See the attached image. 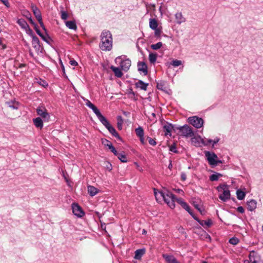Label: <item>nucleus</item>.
Listing matches in <instances>:
<instances>
[{
	"label": "nucleus",
	"mask_w": 263,
	"mask_h": 263,
	"mask_svg": "<svg viewBox=\"0 0 263 263\" xmlns=\"http://www.w3.org/2000/svg\"><path fill=\"white\" fill-rule=\"evenodd\" d=\"M165 191L166 190L163 191H160L154 189V194L156 199L158 201L161 202V200H163V197H164V195L165 194Z\"/></svg>",
	"instance_id": "obj_14"
},
{
	"label": "nucleus",
	"mask_w": 263,
	"mask_h": 263,
	"mask_svg": "<svg viewBox=\"0 0 263 263\" xmlns=\"http://www.w3.org/2000/svg\"><path fill=\"white\" fill-rule=\"evenodd\" d=\"M135 132L138 137L144 136V131L141 127H139L135 129Z\"/></svg>",
	"instance_id": "obj_36"
},
{
	"label": "nucleus",
	"mask_w": 263,
	"mask_h": 263,
	"mask_svg": "<svg viewBox=\"0 0 263 263\" xmlns=\"http://www.w3.org/2000/svg\"><path fill=\"white\" fill-rule=\"evenodd\" d=\"M66 26L70 29L76 30L77 26L74 21H67L65 22Z\"/></svg>",
	"instance_id": "obj_29"
},
{
	"label": "nucleus",
	"mask_w": 263,
	"mask_h": 263,
	"mask_svg": "<svg viewBox=\"0 0 263 263\" xmlns=\"http://www.w3.org/2000/svg\"><path fill=\"white\" fill-rule=\"evenodd\" d=\"M84 101H85L86 105L93 110V111L96 114V115L97 116L99 119L103 116V115L101 114L100 111L97 108V107L95 105H93L89 100L87 99H84Z\"/></svg>",
	"instance_id": "obj_11"
},
{
	"label": "nucleus",
	"mask_w": 263,
	"mask_h": 263,
	"mask_svg": "<svg viewBox=\"0 0 263 263\" xmlns=\"http://www.w3.org/2000/svg\"><path fill=\"white\" fill-rule=\"evenodd\" d=\"M112 152L115 155L118 156V155L119 154V153H118L116 149L115 148V151H112Z\"/></svg>",
	"instance_id": "obj_60"
},
{
	"label": "nucleus",
	"mask_w": 263,
	"mask_h": 263,
	"mask_svg": "<svg viewBox=\"0 0 263 263\" xmlns=\"http://www.w3.org/2000/svg\"><path fill=\"white\" fill-rule=\"evenodd\" d=\"M158 22L154 18L149 20V27L152 29L154 30L158 28Z\"/></svg>",
	"instance_id": "obj_28"
},
{
	"label": "nucleus",
	"mask_w": 263,
	"mask_h": 263,
	"mask_svg": "<svg viewBox=\"0 0 263 263\" xmlns=\"http://www.w3.org/2000/svg\"><path fill=\"white\" fill-rule=\"evenodd\" d=\"M117 126L119 129H122V125L123 124V120L121 116H118L117 117Z\"/></svg>",
	"instance_id": "obj_35"
},
{
	"label": "nucleus",
	"mask_w": 263,
	"mask_h": 263,
	"mask_svg": "<svg viewBox=\"0 0 263 263\" xmlns=\"http://www.w3.org/2000/svg\"><path fill=\"white\" fill-rule=\"evenodd\" d=\"M257 206V202L256 200L251 199L247 202V209L250 211H254Z\"/></svg>",
	"instance_id": "obj_17"
},
{
	"label": "nucleus",
	"mask_w": 263,
	"mask_h": 263,
	"mask_svg": "<svg viewBox=\"0 0 263 263\" xmlns=\"http://www.w3.org/2000/svg\"><path fill=\"white\" fill-rule=\"evenodd\" d=\"M120 66L123 70L126 71L129 69L131 66V61L129 59L123 60L121 62Z\"/></svg>",
	"instance_id": "obj_13"
},
{
	"label": "nucleus",
	"mask_w": 263,
	"mask_h": 263,
	"mask_svg": "<svg viewBox=\"0 0 263 263\" xmlns=\"http://www.w3.org/2000/svg\"><path fill=\"white\" fill-rule=\"evenodd\" d=\"M32 39V44L34 48H37L40 46V41L39 39L32 33V35H30Z\"/></svg>",
	"instance_id": "obj_26"
},
{
	"label": "nucleus",
	"mask_w": 263,
	"mask_h": 263,
	"mask_svg": "<svg viewBox=\"0 0 263 263\" xmlns=\"http://www.w3.org/2000/svg\"><path fill=\"white\" fill-rule=\"evenodd\" d=\"M205 157L207 158L209 163L211 165H216L218 163H221L220 160H217V156L213 153L206 152L205 153Z\"/></svg>",
	"instance_id": "obj_7"
},
{
	"label": "nucleus",
	"mask_w": 263,
	"mask_h": 263,
	"mask_svg": "<svg viewBox=\"0 0 263 263\" xmlns=\"http://www.w3.org/2000/svg\"><path fill=\"white\" fill-rule=\"evenodd\" d=\"M7 8L10 7L8 0H0Z\"/></svg>",
	"instance_id": "obj_46"
},
{
	"label": "nucleus",
	"mask_w": 263,
	"mask_h": 263,
	"mask_svg": "<svg viewBox=\"0 0 263 263\" xmlns=\"http://www.w3.org/2000/svg\"><path fill=\"white\" fill-rule=\"evenodd\" d=\"M101 42L99 46L103 51H110L112 47V35L109 31H103L100 36Z\"/></svg>",
	"instance_id": "obj_1"
},
{
	"label": "nucleus",
	"mask_w": 263,
	"mask_h": 263,
	"mask_svg": "<svg viewBox=\"0 0 263 263\" xmlns=\"http://www.w3.org/2000/svg\"><path fill=\"white\" fill-rule=\"evenodd\" d=\"M217 190L222 193L219 196V198L222 201H226L230 198V192L226 185H219L217 187Z\"/></svg>",
	"instance_id": "obj_4"
},
{
	"label": "nucleus",
	"mask_w": 263,
	"mask_h": 263,
	"mask_svg": "<svg viewBox=\"0 0 263 263\" xmlns=\"http://www.w3.org/2000/svg\"><path fill=\"white\" fill-rule=\"evenodd\" d=\"M185 210L186 211H187L189 213V214H190V215H192V213H193V212H192V211H191V209H190V208L189 205H188V206H187V208H186L185 209Z\"/></svg>",
	"instance_id": "obj_56"
},
{
	"label": "nucleus",
	"mask_w": 263,
	"mask_h": 263,
	"mask_svg": "<svg viewBox=\"0 0 263 263\" xmlns=\"http://www.w3.org/2000/svg\"><path fill=\"white\" fill-rule=\"evenodd\" d=\"M147 139L148 140L149 143L153 146H154L156 144V142L155 140L150 137H147Z\"/></svg>",
	"instance_id": "obj_44"
},
{
	"label": "nucleus",
	"mask_w": 263,
	"mask_h": 263,
	"mask_svg": "<svg viewBox=\"0 0 263 263\" xmlns=\"http://www.w3.org/2000/svg\"><path fill=\"white\" fill-rule=\"evenodd\" d=\"M111 69L114 72L116 76H117V77L120 78L122 76L123 73L119 68L111 66Z\"/></svg>",
	"instance_id": "obj_27"
},
{
	"label": "nucleus",
	"mask_w": 263,
	"mask_h": 263,
	"mask_svg": "<svg viewBox=\"0 0 263 263\" xmlns=\"http://www.w3.org/2000/svg\"><path fill=\"white\" fill-rule=\"evenodd\" d=\"M117 157L122 162L125 163L127 162V157L124 152L119 153Z\"/></svg>",
	"instance_id": "obj_31"
},
{
	"label": "nucleus",
	"mask_w": 263,
	"mask_h": 263,
	"mask_svg": "<svg viewBox=\"0 0 263 263\" xmlns=\"http://www.w3.org/2000/svg\"><path fill=\"white\" fill-rule=\"evenodd\" d=\"M34 29L36 32V33L38 34V35H39L40 36H41V35H42L43 34H42L41 31H40V30L37 28V26L36 25H34Z\"/></svg>",
	"instance_id": "obj_48"
},
{
	"label": "nucleus",
	"mask_w": 263,
	"mask_h": 263,
	"mask_svg": "<svg viewBox=\"0 0 263 263\" xmlns=\"http://www.w3.org/2000/svg\"><path fill=\"white\" fill-rule=\"evenodd\" d=\"M237 210L238 212L241 213H243L244 212H245V210H244V209L242 206H238L237 209Z\"/></svg>",
	"instance_id": "obj_50"
},
{
	"label": "nucleus",
	"mask_w": 263,
	"mask_h": 263,
	"mask_svg": "<svg viewBox=\"0 0 263 263\" xmlns=\"http://www.w3.org/2000/svg\"><path fill=\"white\" fill-rule=\"evenodd\" d=\"M221 176H222L221 174L216 173L210 176V179L211 181H216L218 179L219 177Z\"/></svg>",
	"instance_id": "obj_37"
},
{
	"label": "nucleus",
	"mask_w": 263,
	"mask_h": 263,
	"mask_svg": "<svg viewBox=\"0 0 263 263\" xmlns=\"http://www.w3.org/2000/svg\"><path fill=\"white\" fill-rule=\"evenodd\" d=\"M108 148L112 152V151H115V147L113 146L112 144L111 143H109V145H108Z\"/></svg>",
	"instance_id": "obj_54"
},
{
	"label": "nucleus",
	"mask_w": 263,
	"mask_h": 263,
	"mask_svg": "<svg viewBox=\"0 0 263 263\" xmlns=\"http://www.w3.org/2000/svg\"><path fill=\"white\" fill-rule=\"evenodd\" d=\"M175 19L176 23L178 24L185 22V18L181 12H177L175 14Z\"/></svg>",
	"instance_id": "obj_18"
},
{
	"label": "nucleus",
	"mask_w": 263,
	"mask_h": 263,
	"mask_svg": "<svg viewBox=\"0 0 263 263\" xmlns=\"http://www.w3.org/2000/svg\"><path fill=\"white\" fill-rule=\"evenodd\" d=\"M185 210L186 211H187L189 213V214H190V215H192V213H193V212H192V211H191V209H190V208L189 205H188V206H187V208H186L185 209Z\"/></svg>",
	"instance_id": "obj_55"
},
{
	"label": "nucleus",
	"mask_w": 263,
	"mask_h": 263,
	"mask_svg": "<svg viewBox=\"0 0 263 263\" xmlns=\"http://www.w3.org/2000/svg\"><path fill=\"white\" fill-rule=\"evenodd\" d=\"M0 45H2V49H4L6 48V45L2 44V40L1 39V37H0Z\"/></svg>",
	"instance_id": "obj_59"
},
{
	"label": "nucleus",
	"mask_w": 263,
	"mask_h": 263,
	"mask_svg": "<svg viewBox=\"0 0 263 263\" xmlns=\"http://www.w3.org/2000/svg\"><path fill=\"white\" fill-rule=\"evenodd\" d=\"M7 105L9 107L13 109H17L18 107V104L14 102H7Z\"/></svg>",
	"instance_id": "obj_33"
},
{
	"label": "nucleus",
	"mask_w": 263,
	"mask_h": 263,
	"mask_svg": "<svg viewBox=\"0 0 263 263\" xmlns=\"http://www.w3.org/2000/svg\"><path fill=\"white\" fill-rule=\"evenodd\" d=\"M69 63L71 66H76L78 65V63L74 60H70Z\"/></svg>",
	"instance_id": "obj_52"
},
{
	"label": "nucleus",
	"mask_w": 263,
	"mask_h": 263,
	"mask_svg": "<svg viewBox=\"0 0 263 263\" xmlns=\"http://www.w3.org/2000/svg\"><path fill=\"white\" fill-rule=\"evenodd\" d=\"M163 200L171 209H174L175 208V196L168 191H165V194L164 197H163Z\"/></svg>",
	"instance_id": "obj_5"
},
{
	"label": "nucleus",
	"mask_w": 263,
	"mask_h": 263,
	"mask_svg": "<svg viewBox=\"0 0 263 263\" xmlns=\"http://www.w3.org/2000/svg\"><path fill=\"white\" fill-rule=\"evenodd\" d=\"M175 201L180 204L181 206L185 203L182 198H175Z\"/></svg>",
	"instance_id": "obj_45"
},
{
	"label": "nucleus",
	"mask_w": 263,
	"mask_h": 263,
	"mask_svg": "<svg viewBox=\"0 0 263 263\" xmlns=\"http://www.w3.org/2000/svg\"><path fill=\"white\" fill-rule=\"evenodd\" d=\"M198 210L200 211V213L202 214V215H203L204 214V210H202L200 209H198Z\"/></svg>",
	"instance_id": "obj_64"
},
{
	"label": "nucleus",
	"mask_w": 263,
	"mask_h": 263,
	"mask_svg": "<svg viewBox=\"0 0 263 263\" xmlns=\"http://www.w3.org/2000/svg\"><path fill=\"white\" fill-rule=\"evenodd\" d=\"M173 125L171 124L167 123L163 126L164 132L165 136H171V131L173 129Z\"/></svg>",
	"instance_id": "obj_19"
},
{
	"label": "nucleus",
	"mask_w": 263,
	"mask_h": 263,
	"mask_svg": "<svg viewBox=\"0 0 263 263\" xmlns=\"http://www.w3.org/2000/svg\"><path fill=\"white\" fill-rule=\"evenodd\" d=\"M188 205H189L186 202H185L181 206L185 209Z\"/></svg>",
	"instance_id": "obj_62"
},
{
	"label": "nucleus",
	"mask_w": 263,
	"mask_h": 263,
	"mask_svg": "<svg viewBox=\"0 0 263 263\" xmlns=\"http://www.w3.org/2000/svg\"><path fill=\"white\" fill-rule=\"evenodd\" d=\"M99 120L101 122V123L108 130V131L110 134H111L112 136L119 139H121L115 128L108 122L107 120L103 116Z\"/></svg>",
	"instance_id": "obj_3"
},
{
	"label": "nucleus",
	"mask_w": 263,
	"mask_h": 263,
	"mask_svg": "<svg viewBox=\"0 0 263 263\" xmlns=\"http://www.w3.org/2000/svg\"><path fill=\"white\" fill-rule=\"evenodd\" d=\"M32 9L33 12L36 17V19L38 20L42 19V15L40 11L36 6H32Z\"/></svg>",
	"instance_id": "obj_25"
},
{
	"label": "nucleus",
	"mask_w": 263,
	"mask_h": 263,
	"mask_svg": "<svg viewBox=\"0 0 263 263\" xmlns=\"http://www.w3.org/2000/svg\"><path fill=\"white\" fill-rule=\"evenodd\" d=\"M29 21L30 22V23L32 24L34 26V25H35L34 23V22L33 21V20H32V18L31 17L29 18Z\"/></svg>",
	"instance_id": "obj_61"
},
{
	"label": "nucleus",
	"mask_w": 263,
	"mask_h": 263,
	"mask_svg": "<svg viewBox=\"0 0 263 263\" xmlns=\"http://www.w3.org/2000/svg\"><path fill=\"white\" fill-rule=\"evenodd\" d=\"M219 140V139L218 138L212 140L209 139H203L200 136H195L192 138L191 142L195 146L201 147L202 145H208L211 144L214 146L218 142Z\"/></svg>",
	"instance_id": "obj_2"
},
{
	"label": "nucleus",
	"mask_w": 263,
	"mask_h": 263,
	"mask_svg": "<svg viewBox=\"0 0 263 263\" xmlns=\"http://www.w3.org/2000/svg\"><path fill=\"white\" fill-rule=\"evenodd\" d=\"M41 37L44 41H45L47 43H49L50 38L48 35H45L43 34L42 35H41Z\"/></svg>",
	"instance_id": "obj_41"
},
{
	"label": "nucleus",
	"mask_w": 263,
	"mask_h": 263,
	"mask_svg": "<svg viewBox=\"0 0 263 263\" xmlns=\"http://www.w3.org/2000/svg\"><path fill=\"white\" fill-rule=\"evenodd\" d=\"M239 241V239L237 238H236V237L231 238L229 240V242L231 244H232L233 245H236L238 243Z\"/></svg>",
	"instance_id": "obj_39"
},
{
	"label": "nucleus",
	"mask_w": 263,
	"mask_h": 263,
	"mask_svg": "<svg viewBox=\"0 0 263 263\" xmlns=\"http://www.w3.org/2000/svg\"><path fill=\"white\" fill-rule=\"evenodd\" d=\"M102 143L105 146H106L108 147V145H109V143H111L110 142H109V141H108V140L105 139V140L102 141Z\"/></svg>",
	"instance_id": "obj_49"
},
{
	"label": "nucleus",
	"mask_w": 263,
	"mask_h": 263,
	"mask_svg": "<svg viewBox=\"0 0 263 263\" xmlns=\"http://www.w3.org/2000/svg\"><path fill=\"white\" fill-rule=\"evenodd\" d=\"M177 129L180 132L181 136L183 137H192L194 136L192 128L187 125L178 127Z\"/></svg>",
	"instance_id": "obj_6"
},
{
	"label": "nucleus",
	"mask_w": 263,
	"mask_h": 263,
	"mask_svg": "<svg viewBox=\"0 0 263 263\" xmlns=\"http://www.w3.org/2000/svg\"><path fill=\"white\" fill-rule=\"evenodd\" d=\"M139 138H140V142H141L142 144H144V136H142V137H138Z\"/></svg>",
	"instance_id": "obj_57"
},
{
	"label": "nucleus",
	"mask_w": 263,
	"mask_h": 263,
	"mask_svg": "<svg viewBox=\"0 0 263 263\" xmlns=\"http://www.w3.org/2000/svg\"><path fill=\"white\" fill-rule=\"evenodd\" d=\"M162 46V43L161 42H158L155 44H152L151 46V47L153 50H158L161 48Z\"/></svg>",
	"instance_id": "obj_38"
},
{
	"label": "nucleus",
	"mask_w": 263,
	"mask_h": 263,
	"mask_svg": "<svg viewBox=\"0 0 263 263\" xmlns=\"http://www.w3.org/2000/svg\"><path fill=\"white\" fill-rule=\"evenodd\" d=\"M39 24H40L41 27L45 30L46 31V29L45 28V26L44 25V23L42 21V18L41 20H38Z\"/></svg>",
	"instance_id": "obj_47"
},
{
	"label": "nucleus",
	"mask_w": 263,
	"mask_h": 263,
	"mask_svg": "<svg viewBox=\"0 0 263 263\" xmlns=\"http://www.w3.org/2000/svg\"><path fill=\"white\" fill-rule=\"evenodd\" d=\"M145 249H141L137 250L135 251V254L134 258L136 259H140L141 257L145 254Z\"/></svg>",
	"instance_id": "obj_21"
},
{
	"label": "nucleus",
	"mask_w": 263,
	"mask_h": 263,
	"mask_svg": "<svg viewBox=\"0 0 263 263\" xmlns=\"http://www.w3.org/2000/svg\"><path fill=\"white\" fill-rule=\"evenodd\" d=\"M136 86L137 88H139L142 90H146L148 86L147 83L143 82L141 80H139L136 83Z\"/></svg>",
	"instance_id": "obj_24"
},
{
	"label": "nucleus",
	"mask_w": 263,
	"mask_h": 263,
	"mask_svg": "<svg viewBox=\"0 0 263 263\" xmlns=\"http://www.w3.org/2000/svg\"><path fill=\"white\" fill-rule=\"evenodd\" d=\"M138 69L139 71L142 72L144 75L147 74V67L146 64L143 62L138 63Z\"/></svg>",
	"instance_id": "obj_15"
},
{
	"label": "nucleus",
	"mask_w": 263,
	"mask_h": 263,
	"mask_svg": "<svg viewBox=\"0 0 263 263\" xmlns=\"http://www.w3.org/2000/svg\"><path fill=\"white\" fill-rule=\"evenodd\" d=\"M252 263H261V260L260 258H258L257 260L254 261Z\"/></svg>",
	"instance_id": "obj_63"
},
{
	"label": "nucleus",
	"mask_w": 263,
	"mask_h": 263,
	"mask_svg": "<svg viewBox=\"0 0 263 263\" xmlns=\"http://www.w3.org/2000/svg\"><path fill=\"white\" fill-rule=\"evenodd\" d=\"M68 18V14L64 11H61V18L66 20Z\"/></svg>",
	"instance_id": "obj_42"
},
{
	"label": "nucleus",
	"mask_w": 263,
	"mask_h": 263,
	"mask_svg": "<svg viewBox=\"0 0 263 263\" xmlns=\"http://www.w3.org/2000/svg\"><path fill=\"white\" fill-rule=\"evenodd\" d=\"M259 258V256L254 251H251L249 255V260L251 263L257 260Z\"/></svg>",
	"instance_id": "obj_20"
},
{
	"label": "nucleus",
	"mask_w": 263,
	"mask_h": 263,
	"mask_svg": "<svg viewBox=\"0 0 263 263\" xmlns=\"http://www.w3.org/2000/svg\"><path fill=\"white\" fill-rule=\"evenodd\" d=\"M236 195H237V199L241 200L245 198V196H246V193L245 192H243L240 190H238L236 191Z\"/></svg>",
	"instance_id": "obj_30"
},
{
	"label": "nucleus",
	"mask_w": 263,
	"mask_h": 263,
	"mask_svg": "<svg viewBox=\"0 0 263 263\" xmlns=\"http://www.w3.org/2000/svg\"><path fill=\"white\" fill-rule=\"evenodd\" d=\"M17 23L28 34L32 35V30L29 28L28 24L24 19H18Z\"/></svg>",
	"instance_id": "obj_12"
},
{
	"label": "nucleus",
	"mask_w": 263,
	"mask_h": 263,
	"mask_svg": "<svg viewBox=\"0 0 263 263\" xmlns=\"http://www.w3.org/2000/svg\"><path fill=\"white\" fill-rule=\"evenodd\" d=\"M88 192L91 196L96 195L99 192V190L93 186L88 185L87 186Z\"/></svg>",
	"instance_id": "obj_23"
},
{
	"label": "nucleus",
	"mask_w": 263,
	"mask_h": 263,
	"mask_svg": "<svg viewBox=\"0 0 263 263\" xmlns=\"http://www.w3.org/2000/svg\"><path fill=\"white\" fill-rule=\"evenodd\" d=\"M171 64L174 67H177L182 64V62L180 60H174L172 61Z\"/></svg>",
	"instance_id": "obj_40"
},
{
	"label": "nucleus",
	"mask_w": 263,
	"mask_h": 263,
	"mask_svg": "<svg viewBox=\"0 0 263 263\" xmlns=\"http://www.w3.org/2000/svg\"><path fill=\"white\" fill-rule=\"evenodd\" d=\"M71 207L73 213L77 217H82L84 215L85 213L77 203H72Z\"/></svg>",
	"instance_id": "obj_10"
},
{
	"label": "nucleus",
	"mask_w": 263,
	"mask_h": 263,
	"mask_svg": "<svg viewBox=\"0 0 263 263\" xmlns=\"http://www.w3.org/2000/svg\"><path fill=\"white\" fill-rule=\"evenodd\" d=\"M188 122L197 128H201L203 124V120L202 118L197 116H193L188 118Z\"/></svg>",
	"instance_id": "obj_8"
},
{
	"label": "nucleus",
	"mask_w": 263,
	"mask_h": 263,
	"mask_svg": "<svg viewBox=\"0 0 263 263\" xmlns=\"http://www.w3.org/2000/svg\"><path fill=\"white\" fill-rule=\"evenodd\" d=\"M157 58V54L156 53H151L149 54L148 59L149 61L151 63H154L156 62Z\"/></svg>",
	"instance_id": "obj_32"
},
{
	"label": "nucleus",
	"mask_w": 263,
	"mask_h": 263,
	"mask_svg": "<svg viewBox=\"0 0 263 263\" xmlns=\"http://www.w3.org/2000/svg\"><path fill=\"white\" fill-rule=\"evenodd\" d=\"M36 112L39 116L43 118L44 121L48 122L49 121L50 115L45 108L43 107H39L36 109Z\"/></svg>",
	"instance_id": "obj_9"
},
{
	"label": "nucleus",
	"mask_w": 263,
	"mask_h": 263,
	"mask_svg": "<svg viewBox=\"0 0 263 263\" xmlns=\"http://www.w3.org/2000/svg\"><path fill=\"white\" fill-rule=\"evenodd\" d=\"M186 179V174L184 173H182L181 174V179L182 181H185Z\"/></svg>",
	"instance_id": "obj_51"
},
{
	"label": "nucleus",
	"mask_w": 263,
	"mask_h": 263,
	"mask_svg": "<svg viewBox=\"0 0 263 263\" xmlns=\"http://www.w3.org/2000/svg\"><path fill=\"white\" fill-rule=\"evenodd\" d=\"M162 256L167 263H179L174 256L172 255L164 254Z\"/></svg>",
	"instance_id": "obj_16"
},
{
	"label": "nucleus",
	"mask_w": 263,
	"mask_h": 263,
	"mask_svg": "<svg viewBox=\"0 0 263 263\" xmlns=\"http://www.w3.org/2000/svg\"><path fill=\"white\" fill-rule=\"evenodd\" d=\"M194 218V219L197 220L198 222L200 220L192 213V215H191Z\"/></svg>",
	"instance_id": "obj_58"
},
{
	"label": "nucleus",
	"mask_w": 263,
	"mask_h": 263,
	"mask_svg": "<svg viewBox=\"0 0 263 263\" xmlns=\"http://www.w3.org/2000/svg\"><path fill=\"white\" fill-rule=\"evenodd\" d=\"M33 122L36 127L42 128L43 126V120L40 117L33 119Z\"/></svg>",
	"instance_id": "obj_22"
},
{
	"label": "nucleus",
	"mask_w": 263,
	"mask_h": 263,
	"mask_svg": "<svg viewBox=\"0 0 263 263\" xmlns=\"http://www.w3.org/2000/svg\"><path fill=\"white\" fill-rule=\"evenodd\" d=\"M199 223L203 227L206 226L207 227H209L212 224V221L211 220L209 219L208 220H200L199 221Z\"/></svg>",
	"instance_id": "obj_34"
},
{
	"label": "nucleus",
	"mask_w": 263,
	"mask_h": 263,
	"mask_svg": "<svg viewBox=\"0 0 263 263\" xmlns=\"http://www.w3.org/2000/svg\"><path fill=\"white\" fill-rule=\"evenodd\" d=\"M170 150L171 151V152H173L174 153H177V151H176V147L174 145H172L170 148Z\"/></svg>",
	"instance_id": "obj_53"
},
{
	"label": "nucleus",
	"mask_w": 263,
	"mask_h": 263,
	"mask_svg": "<svg viewBox=\"0 0 263 263\" xmlns=\"http://www.w3.org/2000/svg\"><path fill=\"white\" fill-rule=\"evenodd\" d=\"M155 30V35L156 36H160L161 34V30L159 28H157L156 29H154Z\"/></svg>",
	"instance_id": "obj_43"
}]
</instances>
